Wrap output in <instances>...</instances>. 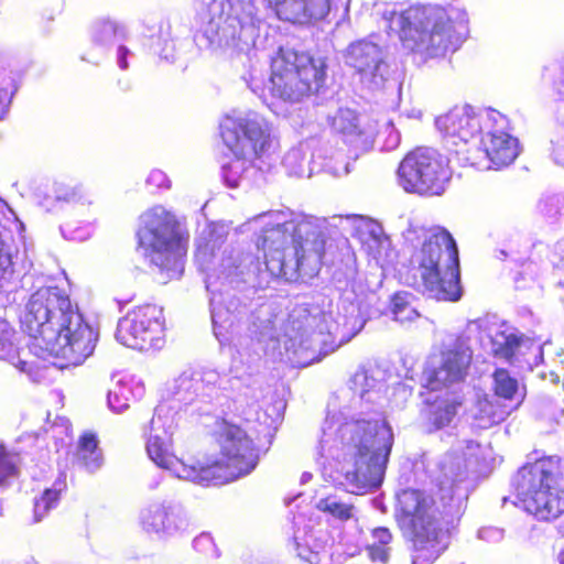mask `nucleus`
<instances>
[{
  "label": "nucleus",
  "mask_w": 564,
  "mask_h": 564,
  "mask_svg": "<svg viewBox=\"0 0 564 564\" xmlns=\"http://www.w3.org/2000/svg\"><path fill=\"white\" fill-rule=\"evenodd\" d=\"M21 330L34 345L62 359L65 366H78L94 351L97 333L74 310L67 299L50 290L30 297L21 318Z\"/></svg>",
  "instance_id": "nucleus-1"
},
{
  "label": "nucleus",
  "mask_w": 564,
  "mask_h": 564,
  "mask_svg": "<svg viewBox=\"0 0 564 564\" xmlns=\"http://www.w3.org/2000/svg\"><path fill=\"white\" fill-rule=\"evenodd\" d=\"M328 240L326 219L302 214L263 228L257 238V248L263 252L267 263L275 260L283 271L289 264L285 251L291 245L295 272L313 278L324 265Z\"/></svg>",
  "instance_id": "nucleus-2"
},
{
  "label": "nucleus",
  "mask_w": 564,
  "mask_h": 564,
  "mask_svg": "<svg viewBox=\"0 0 564 564\" xmlns=\"http://www.w3.org/2000/svg\"><path fill=\"white\" fill-rule=\"evenodd\" d=\"M419 281L437 301L456 302L462 296L459 281V252L452 234L435 226L423 230V242L412 256Z\"/></svg>",
  "instance_id": "nucleus-3"
},
{
  "label": "nucleus",
  "mask_w": 564,
  "mask_h": 564,
  "mask_svg": "<svg viewBox=\"0 0 564 564\" xmlns=\"http://www.w3.org/2000/svg\"><path fill=\"white\" fill-rule=\"evenodd\" d=\"M513 505L541 521L564 513V462L542 457L521 466L510 481Z\"/></svg>",
  "instance_id": "nucleus-4"
},
{
  "label": "nucleus",
  "mask_w": 564,
  "mask_h": 564,
  "mask_svg": "<svg viewBox=\"0 0 564 564\" xmlns=\"http://www.w3.org/2000/svg\"><path fill=\"white\" fill-rule=\"evenodd\" d=\"M219 457L193 465L188 476L205 485H224L254 469L258 463L257 447L252 437L239 424L226 416H218L210 432Z\"/></svg>",
  "instance_id": "nucleus-5"
},
{
  "label": "nucleus",
  "mask_w": 564,
  "mask_h": 564,
  "mask_svg": "<svg viewBox=\"0 0 564 564\" xmlns=\"http://www.w3.org/2000/svg\"><path fill=\"white\" fill-rule=\"evenodd\" d=\"M347 434L355 452L354 469L345 474V481L351 494H365L381 484L393 434L383 419L355 420L348 424Z\"/></svg>",
  "instance_id": "nucleus-6"
},
{
  "label": "nucleus",
  "mask_w": 564,
  "mask_h": 564,
  "mask_svg": "<svg viewBox=\"0 0 564 564\" xmlns=\"http://www.w3.org/2000/svg\"><path fill=\"white\" fill-rule=\"evenodd\" d=\"M434 505V499L420 489L406 488L398 495V525L409 534L417 551L437 547L460 521L458 506L448 503L440 509Z\"/></svg>",
  "instance_id": "nucleus-7"
},
{
  "label": "nucleus",
  "mask_w": 564,
  "mask_h": 564,
  "mask_svg": "<svg viewBox=\"0 0 564 564\" xmlns=\"http://www.w3.org/2000/svg\"><path fill=\"white\" fill-rule=\"evenodd\" d=\"M326 63L308 51L280 46L270 58L267 89L272 98L299 102L317 94L326 78Z\"/></svg>",
  "instance_id": "nucleus-8"
},
{
  "label": "nucleus",
  "mask_w": 564,
  "mask_h": 564,
  "mask_svg": "<svg viewBox=\"0 0 564 564\" xmlns=\"http://www.w3.org/2000/svg\"><path fill=\"white\" fill-rule=\"evenodd\" d=\"M138 243L149 252L150 262L162 283L183 272L189 234L167 212L153 213L138 230Z\"/></svg>",
  "instance_id": "nucleus-9"
},
{
  "label": "nucleus",
  "mask_w": 564,
  "mask_h": 564,
  "mask_svg": "<svg viewBox=\"0 0 564 564\" xmlns=\"http://www.w3.org/2000/svg\"><path fill=\"white\" fill-rule=\"evenodd\" d=\"M399 32L412 50L431 58L455 52L463 41L445 9L431 4H414L403 10L399 15Z\"/></svg>",
  "instance_id": "nucleus-10"
},
{
  "label": "nucleus",
  "mask_w": 564,
  "mask_h": 564,
  "mask_svg": "<svg viewBox=\"0 0 564 564\" xmlns=\"http://www.w3.org/2000/svg\"><path fill=\"white\" fill-rule=\"evenodd\" d=\"M452 174L449 160L429 148L408 153L398 169L399 183L404 191L422 196L443 195Z\"/></svg>",
  "instance_id": "nucleus-11"
},
{
  "label": "nucleus",
  "mask_w": 564,
  "mask_h": 564,
  "mask_svg": "<svg viewBox=\"0 0 564 564\" xmlns=\"http://www.w3.org/2000/svg\"><path fill=\"white\" fill-rule=\"evenodd\" d=\"M165 316L163 307L152 303L134 306L117 327V339L124 346L148 350L159 348L163 343Z\"/></svg>",
  "instance_id": "nucleus-12"
},
{
  "label": "nucleus",
  "mask_w": 564,
  "mask_h": 564,
  "mask_svg": "<svg viewBox=\"0 0 564 564\" xmlns=\"http://www.w3.org/2000/svg\"><path fill=\"white\" fill-rule=\"evenodd\" d=\"M220 137L238 160L260 158L271 144L270 129L258 118L227 117L220 124Z\"/></svg>",
  "instance_id": "nucleus-13"
},
{
  "label": "nucleus",
  "mask_w": 564,
  "mask_h": 564,
  "mask_svg": "<svg viewBox=\"0 0 564 564\" xmlns=\"http://www.w3.org/2000/svg\"><path fill=\"white\" fill-rule=\"evenodd\" d=\"M441 356V365L425 372L424 388L432 392L465 380L471 364L473 350L466 340L458 338L453 346L443 350Z\"/></svg>",
  "instance_id": "nucleus-14"
},
{
  "label": "nucleus",
  "mask_w": 564,
  "mask_h": 564,
  "mask_svg": "<svg viewBox=\"0 0 564 564\" xmlns=\"http://www.w3.org/2000/svg\"><path fill=\"white\" fill-rule=\"evenodd\" d=\"M503 117L497 111H490L485 118H479L466 107H454L435 119L437 129L446 137L468 142L482 129H489L491 123Z\"/></svg>",
  "instance_id": "nucleus-15"
},
{
  "label": "nucleus",
  "mask_w": 564,
  "mask_h": 564,
  "mask_svg": "<svg viewBox=\"0 0 564 564\" xmlns=\"http://www.w3.org/2000/svg\"><path fill=\"white\" fill-rule=\"evenodd\" d=\"M278 18L297 25H312L324 20L332 0H264Z\"/></svg>",
  "instance_id": "nucleus-16"
},
{
  "label": "nucleus",
  "mask_w": 564,
  "mask_h": 564,
  "mask_svg": "<svg viewBox=\"0 0 564 564\" xmlns=\"http://www.w3.org/2000/svg\"><path fill=\"white\" fill-rule=\"evenodd\" d=\"M345 59L361 82L376 83L378 78H382L383 54L382 50L373 42L358 40L351 43L346 50Z\"/></svg>",
  "instance_id": "nucleus-17"
},
{
  "label": "nucleus",
  "mask_w": 564,
  "mask_h": 564,
  "mask_svg": "<svg viewBox=\"0 0 564 564\" xmlns=\"http://www.w3.org/2000/svg\"><path fill=\"white\" fill-rule=\"evenodd\" d=\"M479 150L485 154L488 169L501 170L511 165L519 156L520 144L508 132L489 129L480 138Z\"/></svg>",
  "instance_id": "nucleus-18"
},
{
  "label": "nucleus",
  "mask_w": 564,
  "mask_h": 564,
  "mask_svg": "<svg viewBox=\"0 0 564 564\" xmlns=\"http://www.w3.org/2000/svg\"><path fill=\"white\" fill-rule=\"evenodd\" d=\"M422 416L430 433L448 426L463 404L459 398L425 399Z\"/></svg>",
  "instance_id": "nucleus-19"
},
{
  "label": "nucleus",
  "mask_w": 564,
  "mask_h": 564,
  "mask_svg": "<svg viewBox=\"0 0 564 564\" xmlns=\"http://www.w3.org/2000/svg\"><path fill=\"white\" fill-rule=\"evenodd\" d=\"M74 462L90 473L96 471L102 466L104 454L95 432L85 431L78 436Z\"/></svg>",
  "instance_id": "nucleus-20"
},
{
  "label": "nucleus",
  "mask_w": 564,
  "mask_h": 564,
  "mask_svg": "<svg viewBox=\"0 0 564 564\" xmlns=\"http://www.w3.org/2000/svg\"><path fill=\"white\" fill-rule=\"evenodd\" d=\"M494 394L506 401L522 403L525 397L524 388L521 389L517 378L512 377L505 368H497L491 375Z\"/></svg>",
  "instance_id": "nucleus-21"
},
{
  "label": "nucleus",
  "mask_w": 564,
  "mask_h": 564,
  "mask_svg": "<svg viewBox=\"0 0 564 564\" xmlns=\"http://www.w3.org/2000/svg\"><path fill=\"white\" fill-rule=\"evenodd\" d=\"M437 468L441 473V484L452 489L466 478L467 464L464 455L448 452L438 463Z\"/></svg>",
  "instance_id": "nucleus-22"
},
{
  "label": "nucleus",
  "mask_w": 564,
  "mask_h": 564,
  "mask_svg": "<svg viewBox=\"0 0 564 564\" xmlns=\"http://www.w3.org/2000/svg\"><path fill=\"white\" fill-rule=\"evenodd\" d=\"M299 556L308 564H329L330 554L326 540L314 532L305 534L297 543Z\"/></svg>",
  "instance_id": "nucleus-23"
},
{
  "label": "nucleus",
  "mask_w": 564,
  "mask_h": 564,
  "mask_svg": "<svg viewBox=\"0 0 564 564\" xmlns=\"http://www.w3.org/2000/svg\"><path fill=\"white\" fill-rule=\"evenodd\" d=\"M147 453L156 466L164 469H173L178 463V459L170 449L169 445L159 436L149 438Z\"/></svg>",
  "instance_id": "nucleus-24"
},
{
  "label": "nucleus",
  "mask_w": 564,
  "mask_h": 564,
  "mask_svg": "<svg viewBox=\"0 0 564 564\" xmlns=\"http://www.w3.org/2000/svg\"><path fill=\"white\" fill-rule=\"evenodd\" d=\"M66 488L65 480H57L52 488L43 491L40 498L34 501V519L40 521L47 512L55 508L61 499L62 491Z\"/></svg>",
  "instance_id": "nucleus-25"
},
{
  "label": "nucleus",
  "mask_w": 564,
  "mask_h": 564,
  "mask_svg": "<svg viewBox=\"0 0 564 564\" xmlns=\"http://www.w3.org/2000/svg\"><path fill=\"white\" fill-rule=\"evenodd\" d=\"M142 523L148 531L159 533L172 527L173 518L165 507L156 506L147 511L142 518Z\"/></svg>",
  "instance_id": "nucleus-26"
},
{
  "label": "nucleus",
  "mask_w": 564,
  "mask_h": 564,
  "mask_svg": "<svg viewBox=\"0 0 564 564\" xmlns=\"http://www.w3.org/2000/svg\"><path fill=\"white\" fill-rule=\"evenodd\" d=\"M510 414V410L506 405L500 404L497 400L485 399L479 402L478 419L486 426H492L502 422Z\"/></svg>",
  "instance_id": "nucleus-27"
},
{
  "label": "nucleus",
  "mask_w": 564,
  "mask_h": 564,
  "mask_svg": "<svg viewBox=\"0 0 564 564\" xmlns=\"http://www.w3.org/2000/svg\"><path fill=\"white\" fill-rule=\"evenodd\" d=\"M334 128L344 137L356 138L362 134L358 117L350 110H340L334 118Z\"/></svg>",
  "instance_id": "nucleus-28"
},
{
  "label": "nucleus",
  "mask_w": 564,
  "mask_h": 564,
  "mask_svg": "<svg viewBox=\"0 0 564 564\" xmlns=\"http://www.w3.org/2000/svg\"><path fill=\"white\" fill-rule=\"evenodd\" d=\"M317 509L336 519L347 521L352 517L354 506L337 501L333 497L328 496L318 501Z\"/></svg>",
  "instance_id": "nucleus-29"
},
{
  "label": "nucleus",
  "mask_w": 564,
  "mask_h": 564,
  "mask_svg": "<svg viewBox=\"0 0 564 564\" xmlns=\"http://www.w3.org/2000/svg\"><path fill=\"white\" fill-rule=\"evenodd\" d=\"M132 392L127 384L116 383L108 392V404L115 412H121L129 408Z\"/></svg>",
  "instance_id": "nucleus-30"
},
{
  "label": "nucleus",
  "mask_w": 564,
  "mask_h": 564,
  "mask_svg": "<svg viewBox=\"0 0 564 564\" xmlns=\"http://www.w3.org/2000/svg\"><path fill=\"white\" fill-rule=\"evenodd\" d=\"M391 312L394 319L399 323L413 322L419 317V313L413 308L410 303L401 294H394L391 301Z\"/></svg>",
  "instance_id": "nucleus-31"
},
{
  "label": "nucleus",
  "mask_w": 564,
  "mask_h": 564,
  "mask_svg": "<svg viewBox=\"0 0 564 564\" xmlns=\"http://www.w3.org/2000/svg\"><path fill=\"white\" fill-rule=\"evenodd\" d=\"M19 474L17 454L0 444V486L10 477Z\"/></svg>",
  "instance_id": "nucleus-32"
},
{
  "label": "nucleus",
  "mask_w": 564,
  "mask_h": 564,
  "mask_svg": "<svg viewBox=\"0 0 564 564\" xmlns=\"http://www.w3.org/2000/svg\"><path fill=\"white\" fill-rule=\"evenodd\" d=\"M14 329L10 324L0 319V360L7 359L14 352Z\"/></svg>",
  "instance_id": "nucleus-33"
},
{
  "label": "nucleus",
  "mask_w": 564,
  "mask_h": 564,
  "mask_svg": "<svg viewBox=\"0 0 564 564\" xmlns=\"http://www.w3.org/2000/svg\"><path fill=\"white\" fill-rule=\"evenodd\" d=\"M521 343V337L511 334L506 337L505 341L500 345L496 354L500 355L506 360H512Z\"/></svg>",
  "instance_id": "nucleus-34"
},
{
  "label": "nucleus",
  "mask_w": 564,
  "mask_h": 564,
  "mask_svg": "<svg viewBox=\"0 0 564 564\" xmlns=\"http://www.w3.org/2000/svg\"><path fill=\"white\" fill-rule=\"evenodd\" d=\"M14 273L11 254L0 248V281H8Z\"/></svg>",
  "instance_id": "nucleus-35"
},
{
  "label": "nucleus",
  "mask_w": 564,
  "mask_h": 564,
  "mask_svg": "<svg viewBox=\"0 0 564 564\" xmlns=\"http://www.w3.org/2000/svg\"><path fill=\"white\" fill-rule=\"evenodd\" d=\"M221 22H223L221 14L218 17L217 21L214 18H212L209 20V22H208L209 28L205 32L210 41H214L216 37H218L220 40L221 36H226L225 30L221 26Z\"/></svg>",
  "instance_id": "nucleus-36"
},
{
  "label": "nucleus",
  "mask_w": 564,
  "mask_h": 564,
  "mask_svg": "<svg viewBox=\"0 0 564 564\" xmlns=\"http://www.w3.org/2000/svg\"><path fill=\"white\" fill-rule=\"evenodd\" d=\"M368 555L372 561L386 562L388 560V547L372 543L368 545Z\"/></svg>",
  "instance_id": "nucleus-37"
},
{
  "label": "nucleus",
  "mask_w": 564,
  "mask_h": 564,
  "mask_svg": "<svg viewBox=\"0 0 564 564\" xmlns=\"http://www.w3.org/2000/svg\"><path fill=\"white\" fill-rule=\"evenodd\" d=\"M371 534L375 540L373 543H377L378 545L388 547V544L392 540V535L387 528H382V527L376 528L372 530Z\"/></svg>",
  "instance_id": "nucleus-38"
},
{
  "label": "nucleus",
  "mask_w": 564,
  "mask_h": 564,
  "mask_svg": "<svg viewBox=\"0 0 564 564\" xmlns=\"http://www.w3.org/2000/svg\"><path fill=\"white\" fill-rule=\"evenodd\" d=\"M13 93L0 85V120L4 118L12 100Z\"/></svg>",
  "instance_id": "nucleus-39"
},
{
  "label": "nucleus",
  "mask_w": 564,
  "mask_h": 564,
  "mask_svg": "<svg viewBox=\"0 0 564 564\" xmlns=\"http://www.w3.org/2000/svg\"><path fill=\"white\" fill-rule=\"evenodd\" d=\"M532 264L529 263L528 268L524 271H516L513 280L518 284V288H524L527 280H533L534 270L531 268Z\"/></svg>",
  "instance_id": "nucleus-40"
},
{
  "label": "nucleus",
  "mask_w": 564,
  "mask_h": 564,
  "mask_svg": "<svg viewBox=\"0 0 564 564\" xmlns=\"http://www.w3.org/2000/svg\"><path fill=\"white\" fill-rule=\"evenodd\" d=\"M553 279L555 282V288L557 290V295L561 300H564V269L556 268L553 272Z\"/></svg>",
  "instance_id": "nucleus-41"
},
{
  "label": "nucleus",
  "mask_w": 564,
  "mask_h": 564,
  "mask_svg": "<svg viewBox=\"0 0 564 564\" xmlns=\"http://www.w3.org/2000/svg\"><path fill=\"white\" fill-rule=\"evenodd\" d=\"M128 54H129V50L121 45L119 46L118 48V62H119V66L121 69H126L128 68Z\"/></svg>",
  "instance_id": "nucleus-42"
},
{
  "label": "nucleus",
  "mask_w": 564,
  "mask_h": 564,
  "mask_svg": "<svg viewBox=\"0 0 564 564\" xmlns=\"http://www.w3.org/2000/svg\"><path fill=\"white\" fill-rule=\"evenodd\" d=\"M556 560L558 564H564V547L558 551Z\"/></svg>",
  "instance_id": "nucleus-43"
},
{
  "label": "nucleus",
  "mask_w": 564,
  "mask_h": 564,
  "mask_svg": "<svg viewBox=\"0 0 564 564\" xmlns=\"http://www.w3.org/2000/svg\"><path fill=\"white\" fill-rule=\"evenodd\" d=\"M155 176H162V173H161V172H154V173L151 175V177H152V178H153V177H155Z\"/></svg>",
  "instance_id": "nucleus-44"
},
{
  "label": "nucleus",
  "mask_w": 564,
  "mask_h": 564,
  "mask_svg": "<svg viewBox=\"0 0 564 564\" xmlns=\"http://www.w3.org/2000/svg\"><path fill=\"white\" fill-rule=\"evenodd\" d=\"M434 557H436L438 555V549L434 551Z\"/></svg>",
  "instance_id": "nucleus-45"
}]
</instances>
